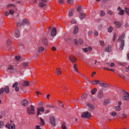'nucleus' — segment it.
Instances as JSON below:
<instances>
[{
    "instance_id": "f257e3e1",
    "label": "nucleus",
    "mask_w": 129,
    "mask_h": 129,
    "mask_svg": "<svg viewBox=\"0 0 129 129\" xmlns=\"http://www.w3.org/2000/svg\"><path fill=\"white\" fill-rule=\"evenodd\" d=\"M125 36V34L124 33H123L119 37L117 40V41L118 42H121V46L119 48V49L120 50H122L123 49V47L124 46V41L123 39H124Z\"/></svg>"
},
{
    "instance_id": "f03ea898",
    "label": "nucleus",
    "mask_w": 129,
    "mask_h": 129,
    "mask_svg": "<svg viewBox=\"0 0 129 129\" xmlns=\"http://www.w3.org/2000/svg\"><path fill=\"white\" fill-rule=\"evenodd\" d=\"M30 24V23L27 19L24 18L23 19L22 22H18L17 23V25L19 27L25 24H27L28 25H29Z\"/></svg>"
},
{
    "instance_id": "7ed1b4c3",
    "label": "nucleus",
    "mask_w": 129,
    "mask_h": 129,
    "mask_svg": "<svg viewBox=\"0 0 129 129\" xmlns=\"http://www.w3.org/2000/svg\"><path fill=\"white\" fill-rule=\"evenodd\" d=\"M122 93V99L125 101H128L129 100V93L124 90H123Z\"/></svg>"
},
{
    "instance_id": "20e7f679",
    "label": "nucleus",
    "mask_w": 129,
    "mask_h": 129,
    "mask_svg": "<svg viewBox=\"0 0 129 129\" xmlns=\"http://www.w3.org/2000/svg\"><path fill=\"white\" fill-rule=\"evenodd\" d=\"M30 107H29L27 109V113L29 115L34 114V111H35V107L33 105L30 106Z\"/></svg>"
},
{
    "instance_id": "39448f33",
    "label": "nucleus",
    "mask_w": 129,
    "mask_h": 129,
    "mask_svg": "<svg viewBox=\"0 0 129 129\" xmlns=\"http://www.w3.org/2000/svg\"><path fill=\"white\" fill-rule=\"evenodd\" d=\"M7 69L8 72L11 73L15 72L16 71V69L15 68H14L11 65L8 66Z\"/></svg>"
},
{
    "instance_id": "423d86ee",
    "label": "nucleus",
    "mask_w": 129,
    "mask_h": 129,
    "mask_svg": "<svg viewBox=\"0 0 129 129\" xmlns=\"http://www.w3.org/2000/svg\"><path fill=\"white\" fill-rule=\"evenodd\" d=\"M91 116V114L88 112H86L83 113L81 115L82 117L89 118Z\"/></svg>"
},
{
    "instance_id": "0eeeda50",
    "label": "nucleus",
    "mask_w": 129,
    "mask_h": 129,
    "mask_svg": "<svg viewBox=\"0 0 129 129\" xmlns=\"http://www.w3.org/2000/svg\"><path fill=\"white\" fill-rule=\"evenodd\" d=\"M47 2V1L45 0H40L39 4V6L41 8L44 7L46 5Z\"/></svg>"
},
{
    "instance_id": "6e6552de",
    "label": "nucleus",
    "mask_w": 129,
    "mask_h": 129,
    "mask_svg": "<svg viewBox=\"0 0 129 129\" xmlns=\"http://www.w3.org/2000/svg\"><path fill=\"white\" fill-rule=\"evenodd\" d=\"M44 111V109L43 107H41L37 109V115L38 116L41 114V112H43Z\"/></svg>"
},
{
    "instance_id": "1a4fd4ad",
    "label": "nucleus",
    "mask_w": 129,
    "mask_h": 129,
    "mask_svg": "<svg viewBox=\"0 0 129 129\" xmlns=\"http://www.w3.org/2000/svg\"><path fill=\"white\" fill-rule=\"evenodd\" d=\"M104 96L103 92V91L102 90H100L98 92L97 96L99 99H102L103 98Z\"/></svg>"
},
{
    "instance_id": "9d476101",
    "label": "nucleus",
    "mask_w": 129,
    "mask_h": 129,
    "mask_svg": "<svg viewBox=\"0 0 129 129\" xmlns=\"http://www.w3.org/2000/svg\"><path fill=\"white\" fill-rule=\"evenodd\" d=\"M50 121L51 125L53 126H55V122L54 117L52 116L50 117Z\"/></svg>"
},
{
    "instance_id": "9b49d317",
    "label": "nucleus",
    "mask_w": 129,
    "mask_h": 129,
    "mask_svg": "<svg viewBox=\"0 0 129 129\" xmlns=\"http://www.w3.org/2000/svg\"><path fill=\"white\" fill-rule=\"evenodd\" d=\"M14 36L17 38L19 37L20 36L19 29L18 28L15 29L14 32Z\"/></svg>"
},
{
    "instance_id": "f8f14e48",
    "label": "nucleus",
    "mask_w": 129,
    "mask_h": 129,
    "mask_svg": "<svg viewBox=\"0 0 129 129\" xmlns=\"http://www.w3.org/2000/svg\"><path fill=\"white\" fill-rule=\"evenodd\" d=\"M69 60L73 62H75L77 60V59L73 56L71 55L69 57Z\"/></svg>"
},
{
    "instance_id": "ddd939ff",
    "label": "nucleus",
    "mask_w": 129,
    "mask_h": 129,
    "mask_svg": "<svg viewBox=\"0 0 129 129\" xmlns=\"http://www.w3.org/2000/svg\"><path fill=\"white\" fill-rule=\"evenodd\" d=\"M56 30L55 27L53 28L51 32V35L53 36H55L56 34Z\"/></svg>"
},
{
    "instance_id": "4468645a",
    "label": "nucleus",
    "mask_w": 129,
    "mask_h": 129,
    "mask_svg": "<svg viewBox=\"0 0 129 129\" xmlns=\"http://www.w3.org/2000/svg\"><path fill=\"white\" fill-rule=\"evenodd\" d=\"M100 85L101 86L105 87L108 88L110 87V85L106 83H101L100 84Z\"/></svg>"
},
{
    "instance_id": "2eb2a0df",
    "label": "nucleus",
    "mask_w": 129,
    "mask_h": 129,
    "mask_svg": "<svg viewBox=\"0 0 129 129\" xmlns=\"http://www.w3.org/2000/svg\"><path fill=\"white\" fill-rule=\"evenodd\" d=\"M62 70L59 68H57L56 69V70L55 71L56 74L58 76H60L61 74V72Z\"/></svg>"
},
{
    "instance_id": "dca6fc26",
    "label": "nucleus",
    "mask_w": 129,
    "mask_h": 129,
    "mask_svg": "<svg viewBox=\"0 0 129 129\" xmlns=\"http://www.w3.org/2000/svg\"><path fill=\"white\" fill-rule=\"evenodd\" d=\"M87 106L91 110H94L95 109V107L93 104L88 103L87 104Z\"/></svg>"
},
{
    "instance_id": "f3484780",
    "label": "nucleus",
    "mask_w": 129,
    "mask_h": 129,
    "mask_svg": "<svg viewBox=\"0 0 129 129\" xmlns=\"http://www.w3.org/2000/svg\"><path fill=\"white\" fill-rule=\"evenodd\" d=\"M117 10L118 11H119V12L118 13V14L120 15H122L124 13V10H122L120 7H119L117 9Z\"/></svg>"
},
{
    "instance_id": "a211bd4d",
    "label": "nucleus",
    "mask_w": 129,
    "mask_h": 129,
    "mask_svg": "<svg viewBox=\"0 0 129 129\" xmlns=\"http://www.w3.org/2000/svg\"><path fill=\"white\" fill-rule=\"evenodd\" d=\"M28 101L24 99L21 102V104L22 105L26 106L28 105Z\"/></svg>"
},
{
    "instance_id": "6ab92c4d",
    "label": "nucleus",
    "mask_w": 129,
    "mask_h": 129,
    "mask_svg": "<svg viewBox=\"0 0 129 129\" xmlns=\"http://www.w3.org/2000/svg\"><path fill=\"white\" fill-rule=\"evenodd\" d=\"M111 45H108V46L106 47L105 51L106 52H110L111 50Z\"/></svg>"
},
{
    "instance_id": "aec40b11",
    "label": "nucleus",
    "mask_w": 129,
    "mask_h": 129,
    "mask_svg": "<svg viewBox=\"0 0 129 129\" xmlns=\"http://www.w3.org/2000/svg\"><path fill=\"white\" fill-rule=\"evenodd\" d=\"M78 26L77 25H75V29L73 32V34H76L78 32Z\"/></svg>"
},
{
    "instance_id": "412c9836",
    "label": "nucleus",
    "mask_w": 129,
    "mask_h": 129,
    "mask_svg": "<svg viewBox=\"0 0 129 129\" xmlns=\"http://www.w3.org/2000/svg\"><path fill=\"white\" fill-rule=\"evenodd\" d=\"M85 52L87 51H90L92 50V48L91 47H89L88 48H85L82 49Z\"/></svg>"
},
{
    "instance_id": "4be33fe9",
    "label": "nucleus",
    "mask_w": 129,
    "mask_h": 129,
    "mask_svg": "<svg viewBox=\"0 0 129 129\" xmlns=\"http://www.w3.org/2000/svg\"><path fill=\"white\" fill-rule=\"evenodd\" d=\"M29 82L28 81H23L21 83V84L23 86H28L29 85Z\"/></svg>"
},
{
    "instance_id": "5701e85b",
    "label": "nucleus",
    "mask_w": 129,
    "mask_h": 129,
    "mask_svg": "<svg viewBox=\"0 0 129 129\" xmlns=\"http://www.w3.org/2000/svg\"><path fill=\"white\" fill-rule=\"evenodd\" d=\"M42 42L43 43L46 45L47 44V39L46 38H44L42 39Z\"/></svg>"
},
{
    "instance_id": "b1692460",
    "label": "nucleus",
    "mask_w": 129,
    "mask_h": 129,
    "mask_svg": "<svg viewBox=\"0 0 129 129\" xmlns=\"http://www.w3.org/2000/svg\"><path fill=\"white\" fill-rule=\"evenodd\" d=\"M79 17L81 19L84 18L85 17V14L82 13H80Z\"/></svg>"
},
{
    "instance_id": "393cba45",
    "label": "nucleus",
    "mask_w": 129,
    "mask_h": 129,
    "mask_svg": "<svg viewBox=\"0 0 129 129\" xmlns=\"http://www.w3.org/2000/svg\"><path fill=\"white\" fill-rule=\"evenodd\" d=\"M4 90L5 92L7 93H9V87L8 86H6L4 88Z\"/></svg>"
},
{
    "instance_id": "a878e982",
    "label": "nucleus",
    "mask_w": 129,
    "mask_h": 129,
    "mask_svg": "<svg viewBox=\"0 0 129 129\" xmlns=\"http://www.w3.org/2000/svg\"><path fill=\"white\" fill-rule=\"evenodd\" d=\"M15 125L13 123H11L10 124V126L9 129H15Z\"/></svg>"
},
{
    "instance_id": "bb28decb",
    "label": "nucleus",
    "mask_w": 129,
    "mask_h": 129,
    "mask_svg": "<svg viewBox=\"0 0 129 129\" xmlns=\"http://www.w3.org/2000/svg\"><path fill=\"white\" fill-rule=\"evenodd\" d=\"M22 66L24 68L27 67L29 66V63L27 62H23Z\"/></svg>"
},
{
    "instance_id": "cd10ccee",
    "label": "nucleus",
    "mask_w": 129,
    "mask_h": 129,
    "mask_svg": "<svg viewBox=\"0 0 129 129\" xmlns=\"http://www.w3.org/2000/svg\"><path fill=\"white\" fill-rule=\"evenodd\" d=\"M114 23L115 24L117 28H119L121 26V23L119 22H115Z\"/></svg>"
},
{
    "instance_id": "c85d7f7f",
    "label": "nucleus",
    "mask_w": 129,
    "mask_h": 129,
    "mask_svg": "<svg viewBox=\"0 0 129 129\" xmlns=\"http://www.w3.org/2000/svg\"><path fill=\"white\" fill-rule=\"evenodd\" d=\"M100 83V81L98 80H95L93 81L92 82L93 84L95 85L99 84Z\"/></svg>"
},
{
    "instance_id": "c756f323",
    "label": "nucleus",
    "mask_w": 129,
    "mask_h": 129,
    "mask_svg": "<svg viewBox=\"0 0 129 129\" xmlns=\"http://www.w3.org/2000/svg\"><path fill=\"white\" fill-rule=\"evenodd\" d=\"M97 90V88H95L92 89L91 91V92L93 95L94 94Z\"/></svg>"
},
{
    "instance_id": "7c9ffc66",
    "label": "nucleus",
    "mask_w": 129,
    "mask_h": 129,
    "mask_svg": "<svg viewBox=\"0 0 129 129\" xmlns=\"http://www.w3.org/2000/svg\"><path fill=\"white\" fill-rule=\"evenodd\" d=\"M40 124L41 125H43L45 124V122L43 119L41 118H40Z\"/></svg>"
},
{
    "instance_id": "2f4dec72",
    "label": "nucleus",
    "mask_w": 129,
    "mask_h": 129,
    "mask_svg": "<svg viewBox=\"0 0 129 129\" xmlns=\"http://www.w3.org/2000/svg\"><path fill=\"white\" fill-rule=\"evenodd\" d=\"M38 50L41 52H43L44 50V48L42 47H40L38 48Z\"/></svg>"
},
{
    "instance_id": "473e14b6",
    "label": "nucleus",
    "mask_w": 129,
    "mask_h": 129,
    "mask_svg": "<svg viewBox=\"0 0 129 129\" xmlns=\"http://www.w3.org/2000/svg\"><path fill=\"white\" fill-rule=\"evenodd\" d=\"M66 123L65 122L62 123V124L61 125V128L62 129H67V127L66 126Z\"/></svg>"
},
{
    "instance_id": "72a5a7b5",
    "label": "nucleus",
    "mask_w": 129,
    "mask_h": 129,
    "mask_svg": "<svg viewBox=\"0 0 129 129\" xmlns=\"http://www.w3.org/2000/svg\"><path fill=\"white\" fill-rule=\"evenodd\" d=\"M6 43L7 45L9 46L11 44L12 42L10 39H8L6 41Z\"/></svg>"
},
{
    "instance_id": "f704fd0d",
    "label": "nucleus",
    "mask_w": 129,
    "mask_h": 129,
    "mask_svg": "<svg viewBox=\"0 0 129 129\" xmlns=\"http://www.w3.org/2000/svg\"><path fill=\"white\" fill-rule=\"evenodd\" d=\"M121 118L122 119H124L127 117V115L125 113L122 114L121 116Z\"/></svg>"
},
{
    "instance_id": "c9c22d12",
    "label": "nucleus",
    "mask_w": 129,
    "mask_h": 129,
    "mask_svg": "<svg viewBox=\"0 0 129 129\" xmlns=\"http://www.w3.org/2000/svg\"><path fill=\"white\" fill-rule=\"evenodd\" d=\"M115 109L117 111H119L121 110V107L120 106H118L115 107Z\"/></svg>"
},
{
    "instance_id": "e433bc0d",
    "label": "nucleus",
    "mask_w": 129,
    "mask_h": 129,
    "mask_svg": "<svg viewBox=\"0 0 129 129\" xmlns=\"http://www.w3.org/2000/svg\"><path fill=\"white\" fill-rule=\"evenodd\" d=\"M110 102V101L108 99L105 100L104 101L103 104L105 105H106Z\"/></svg>"
},
{
    "instance_id": "4c0bfd02",
    "label": "nucleus",
    "mask_w": 129,
    "mask_h": 129,
    "mask_svg": "<svg viewBox=\"0 0 129 129\" xmlns=\"http://www.w3.org/2000/svg\"><path fill=\"white\" fill-rule=\"evenodd\" d=\"M73 10V9H71L69 11V16L71 17L72 16Z\"/></svg>"
},
{
    "instance_id": "58836bf2",
    "label": "nucleus",
    "mask_w": 129,
    "mask_h": 129,
    "mask_svg": "<svg viewBox=\"0 0 129 129\" xmlns=\"http://www.w3.org/2000/svg\"><path fill=\"white\" fill-rule=\"evenodd\" d=\"M67 3L71 5H72L73 4V0H67Z\"/></svg>"
},
{
    "instance_id": "ea45409f",
    "label": "nucleus",
    "mask_w": 129,
    "mask_h": 129,
    "mask_svg": "<svg viewBox=\"0 0 129 129\" xmlns=\"http://www.w3.org/2000/svg\"><path fill=\"white\" fill-rule=\"evenodd\" d=\"M87 96V94L86 93H84L83 94L81 97V99H84Z\"/></svg>"
},
{
    "instance_id": "a19ab883",
    "label": "nucleus",
    "mask_w": 129,
    "mask_h": 129,
    "mask_svg": "<svg viewBox=\"0 0 129 129\" xmlns=\"http://www.w3.org/2000/svg\"><path fill=\"white\" fill-rule=\"evenodd\" d=\"M110 114L112 116H114L116 115L117 113L116 112L114 111L110 112Z\"/></svg>"
},
{
    "instance_id": "79ce46f5",
    "label": "nucleus",
    "mask_w": 129,
    "mask_h": 129,
    "mask_svg": "<svg viewBox=\"0 0 129 129\" xmlns=\"http://www.w3.org/2000/svg\"><path fill=\"white\" fill-rule=\"evenodd\" d=\"M118 75L120 77L122 78L124 80H127V79H126L125 77L123 75L120 74H118Z\"/></svg>"
},
{
    "instance_id": "37998d69",
    "label": "nucleus",
    "mask_w": 129,
    "mask_h": 129,
    "mask_svg": "<svg viewBox=\"0 0 129 129\" xmlns=\"http://www.w3.org/2000/svg\"><path fill=\"white\" fill-rule=\"evenodd\" d=\"M125 10L126 13L129 16V8H125Z\"/></svg>"
},
{
    "instance_id": "c03bdc74",
    "label": "nucleus",
    "mask_w": 129,
    "mask_h": 129,
    "mask_svg": "<svg viewBox=\"0 0 129 129\" xmlns=\"http://www.w3.org/2000/svg\"><path fill=\"white\" fill-rule=\"evenodd\" d=\"M76 20L74 19H72L71 20V23L72 24H76Z\"/></svg>"
},
{
    "instance_id": "a18cd8bd",
    "label": "nucleus",
    "mask_w": 129,
    "mask_h": 129,
    "mask_svg": "<svg viewBox=\"0 0 129 129\" xmlns=\"http://www.w3.org/2000/svg\"><path fill=\"white\" fill-rule=\"evenodd\" d=\"M94 64L95 65H101V63L99 61L97 62V60H95L94 62Z\"/></svg>"
},
{
    "instance_id": "49530a36",
    "label": "nucleus",
    "mask_w": 129,
    "mask_h": 129,
    "mask_svg": "<svg viewBox=\"0 0 129 129\" xmlns=\"http://www.w3.org/2000/svg\"><path fill=\"white\" fill-rule=\"evenodd\" d=\"M4 125V123L2 121H0V128H2Z\"/></svg>"
},
{
    "instance_id": "de8ad7c7",
    "label": "nucleus",
    "mask_w": 129,
    "mask_h": 129,
    "mask_svg": "<svg viewBox=\"0 0 129 129\" xmlns=\"http://www.w3.org/2000/svg\"><path fill=\"white\" fill-rule=\"evenodd\" d=\"M90 59H85L83 60V61L84 62L88 64V62L90 61Z\"/></svg>"
},
{
    "instance_id": "09e8293b",
    "label": "nucleus",
    "mask_w": 129,
    "mask_h": 129,
    "mask_svg": "<svg viewBox=\"0 0 129 129\" xmlns=\"http://www.w3.org/2000/svg\"><path fill=\"white\" fill-rule=\"evenodd\" d=\"M105 14V13L104 11L103 10L101 11V14L100 15L101 16H103Z\"/></svg>"
},
{
    "instance_id": "8fccbe9b",
    "label": "nucleus",
    "mask_w": 129,
    "mask_h": 129,
    "mask_svg": "<svg viewBox=\"0 0 129 129\" xmlns=\"http://www.w3.org/2000/svg\"><path fill=\"white\" fill-rule=\"evenodd\" d=\"M74 41L75 45H78L79 41H78L76 39H75L74 40Z\"/></svg>"
},
{
    "instance_id": "3c124183",
    "label": "nucleus",
    "mask_w": 129,
    "mask_h": 129,
    "mask_svg": "<svg viewBox=\"0 0 129 129\" xmlns=\"http://www.w3.org/2000/svg\"><path fill=\"white\" fill-rule=\"evenodd\" d=\"M4 91V88H1L0 89V95L3 93Z\"/></svg>"
},
{
    "instance_id": "603ef678",
    "label": "nucleus",
    "mask_w": 129,
    "mask_h": 129,
    "mask_svg": "<svg viewBox=\"0 0 129 129\" xmlns=\"http://www.w3.org/2000/svg\"><path fill=\"white\" fill-rule=\"evenodd\" d=\"M18 83L17 82H15L14 84L12 85V87L14 88L15 87H17L16 86L18 85Z\"/></svg>"
},
{
    "instance_id": "864d4df0",
    "label": "nucleus",
    "mask_w": 129,
    "mask_h": 129,
    "mask_svg": "<svg viewBox=\"0 0 129 129\" xmlns=\"http://www.w3.org/2000/svg\"><path fill=\"white\" fill-rule=\"evenodd\" d=\"M7 6L8 7H15V5L14 4H11L8 5H7Z\"/></svg>"
},
{
    "instance_id": "5fc2aeb1",
    "label": "nucleus",
    "mask_w": 129,
    "mask_h": 129,
    "mask_svg": "<svg viewBox=\"0 0 129 129\" xmlns=\"http://www.w3.org/2000/svg\"><path fill=\"white\" fill-rule=\"evenodd\" d=\"M74 68L75 70L77 72H78V70L77 68V66L76 64H74Z\"/></svg>"
},
{
    "instance_id": "6e6d98bb",
    "label": "nucleus",
    "mask_w": 129,
    "mask_h": 129,
    "mask_svg": "<svg viewBox=\"0 0 129 129\" xmlns=\"http://www.w3.org/2000/svg\"><path fill=\"white\" fill-rule=\"evenodd\" d=\"M107 13L110 15H112L113 14V12L110 10H108L107 11Z\"/></svg>"
},
{
    "instance_id": "4d7b16f0",
    "label": "nucleus",
    "mask_w": 129,
    "mask_h": 129,
    "mask_svg": "<svg viewBox=\"0 0 129 129\" xmlns=\"http://www.w3.org/2000/svg\"><path fill=\"white\" fill-rule=\"evenodd\" d=\"M20 58V56H19V55H17L15 56V59L17 60L18 61V60H19Z\"/></svg>"
},
{
    "instance_id": "13d9d810",
    "label": "nucleus",
    "mask_w": 129,
    "mask_h": 129,
    "mask_svg": "<svg viewBox=\"0 0 129 129\" xmlns=\"http://www.w3.org/2000/svg\"><path fill=\"white\" fill-rule=\"evenodd\" d=\"M47 106L49 108H53L54 107V106L52 104H50L47 105Z\"/></svg>"
},
{
    "instance_id": "bf43d9fd",
    "label": "nucleus",
    "mask_w": 129,
    "mask_h": 129,
    "mask_svg": "<svg viewBox=\"0 0 129 129\" xmlns=\"http://www.w3.org/2000/svg\"><path fill=\"white\" fill-rule=\"evenodd\" d=\"M9 12L10 14L12 15L14 14V11L13 10L11 9L10 10Z\"/></svg>"
},
{
    "instance_id": "052dcab7",
    "label": "nucleus",
    "mask_w": 129,
    "mask_h": 129,
    "mask_svg": "<svg viewBox=\"0 0 129 129\" xmlns=\"http://www.w3.org/2000/svg\"><path fill=\"white\" fill-rule=\"evenodd\" d=\"M113 29V28L111 27L110 26L108 29V31L109 32H111L112 30Z\"/></svg>"
},
{
    "instance_id": "680f3d73",
    "label": "nucleus",
    "mask_w": 129,
    "mask_h": 129,
    "mask_svg": "<svg viewBox=\"0 0 129 129\" xmlns=\"http://www.w3.org/2000/svg\"><path fill=\"white\" fill-rule=\"evenodd\" d=\"M36 93L37 94L38 96H39V95H42V93L38 91H36Z\"/></svg>"
},
{
    "instance_id": "e2e57ef3",
    "label": "nucleus",
    "mask_w": 129,
    "mask_h": 129,
    "mask_svg": "<svg viewBox=\"0 0 129 129\" xmlns=\"http://www.w3.org/2000/svg\"><path fill=\"white\" fill-rule=\"evenodd\" d=\"M83 42L82 40L81 39H79V43L80 44H83Z\"/></svg>"
},
{
    "instance_id": "0e129e2a",
    "label": "nucleus",
    "mask_w": 129,
    "mask_h": 129,
    "mask_svg": "<svg viewBox=\"0 0 129 129\" xmlns=\"http://www.w3.org/2000/svg\"><path fill=\"white\" fill-rule=\"evenodd\" d=\"M100 45L101 46H103L104 45V42L103 41H100Z\"/></svg>"
},
{
    "instance_id": "69168bd1",
    "label": "nucleus",
    "mask_w": 129,
    "mask_h": 129,
    "mask_svg": "<svg viewBox=\"0 0 129 129\" xmlns=\"http://www.w3.org/2000/svg\"><path fill=\"white\" fill-rule=\"evenodd\" d=\"M126 72H128L129 71V66H128V67L126 68L124 70Z\"/></svg>"
},
{
    "instance_id": "338daca9",
    "label": "nucleus",
    "mask_w": 129,
    "mask_h": 129,
    "mask_svg": "<svg viewBox=\"0 0 129 129\" xmlns=\"http://www.w3.org/2000/svg\"><path fill=\"white\" fill-rule=\"evenodd\" d=\"M119 64L123 66H125L126 64V63L124 62H120L119 63Z\"/></svg>"
},
{
    "instance_id": "774afa93",
    "label": "nucleus",
    "mask_w": 129,
    "mask_h": 129,
    "mask_svg": "<svg viewBox=\"0 0 129 129\" xmlns=\"http://www.w3.org/2000/svg\"><path fill=\"white\" fill-rule=\"evenodd\" d=\"M40 52H41L38 50V51L36 52V55H37V57H38V55L40 54Z\"/></svg>"
}]
</instances>
